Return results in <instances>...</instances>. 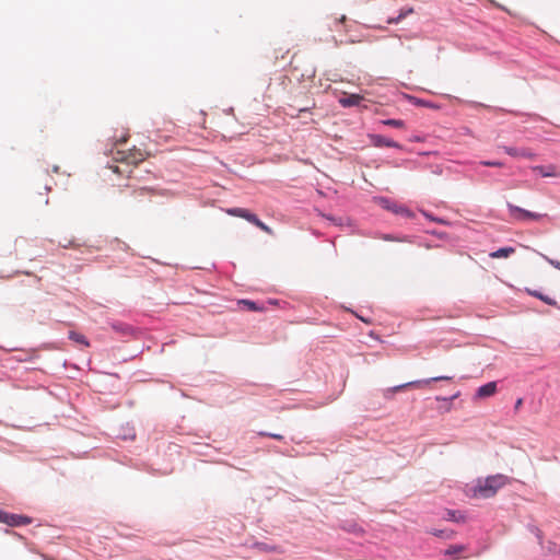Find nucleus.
<instances>
[{
  "mask_svg": "<svg viewBox=\"0 0 560 560\" xmlns=\"http://www.w3.org/2000/svg\"><path fill=\"white\" fill-rule=\"evenodd\" d=\"M226 212L230 215L245 219L246 221L253 223L254 225H256L258 229H260L261 231H264L267 234H270V235L273 234V231L271 228L266 225L261 220H259V218L256 214L252 213L249 210H247L245 208H231V209H228Z\"/></svg>",
  "mask_w": 560,
  "mask_h": 560,
  "instance_id": "f03ea898",
  "label": "nucleus"
},
{
  "mask_svg": "<svg viewBox=\"0 0 560 560\" xmlns=\"http://www.w3.org/2000/svg\"><path fill=\"white\" fill-rule=\"evenodd\" d=\"M382 124L389 126V127H394V128H404L405 127V122L401 119H385L382 121Z\"/></svg>",
  "mask_w": 560,
  "mask_h": 560,
  "instance_id": "aec40b11",
  "label": "nucleus"
},
{
  "mask_svg": "<svg viewBox=\"0 0 560 560\" xmlns=\"http://www.w3.org/2000/svg\"><path fill=\"white\" fill-rule=\"evenodd\" d=\"M69 246H75V245H74V243H73V242H70V243H69ZM67 247H68V245H63V248H67Z\"/></svg>",
  "mask_w": 560,
  "mask_h": 560,
  "instance_id": "c756f323",
  "label": "nucleus"
},
{
  "mask_svg": "<svg viewBox=\"0 0 560 560\" xmlns=\"http://www.w3.org/2000/svg\"><path fill=\"white\" fill-rule=\"evenodd\" d=\"M444 518L457 523L465 522V516L460 512L455 510H447Z\"/></svg>",
  "mask_w": 560,
  "mask_h": 560,
  "instance_id": "dca6fc26",
  "label": "nucleus"
},
{
  "mask_svg": "<svg viewBox=\"0 0 560 560\" xmlns=\"http://www.w3.org/2000/svg\"><path fill=\"white\" fill-rule=\"evenodd\" d=\"M508 209H509V213H510L511 218L516 221H528V220L538 221V220L542 219L544 217H546V214L530 212L528 210H525V209L517 207L510 202H508Z\"/></svg>",
  "mask_w": 560,
  "mask_h": 560,
  "instance_id": "7ed1b4c3",
  "label": "nucleus"
},
{
  "mask_svg": "<svg viewBox=\"0 0 560 560\" xmlns=\"http://www.w3.org/2000/svg\"><path fill=\"white\" fill-rule=\"evenodd\" d=\"M346 20V16L342 15L341 19H340V22H343Z\"/></svg>",
  "mask_w": 560,
  "mask_h": 560,
  "instance_id": "72a5a7b5",
  "label": "nucleus"
},
{
  "mask_svg": "<svg viewBox=\"0 0 560 560\" xmlns=\"http://www.w3.org/2000/svg\"><path fill=\"white\" fill-rule=\"evenodd\" d=\"M523 404V399L522 398H518L515 402V410H517Z\"/></svg>",
  "mask_w": 560,
  "mask_h": 560,
  "instance_id": "cd10ccee",
  "label": "nucleus"
},
{
  "mask_svg": "<svg viewBox=\"0 0 560 560\" xmlns=\"http://www.w3.org/2000/svg\"><path fill=\"white\" fill-rule=\"evenodd\" d=\"M388 209L392 210L395 213H398V214H402V215H406V217H410L411 215L410 210H408L404 206L394 205L393 207H388Z\"/></svg>",
  "mask_w": 560,
  "mask_h": 560,
  "instance_id": "412c9836",
  "label": "nucleus"
},
{
  "mask_svg": "<svg viewBox=\"0 0 560 560\" xmlns=\"http://www.w3.org/2000/svg\"><path fill=\"white\" fill-rule=\"evenodd\" d=\"M113 171H114L115 173H118V166H114V167H113Z\"/></svg>",
  "mask_w": 560,
  "mask_h": 560,
  "instance_id": "2f4dec72",
  "label": "nucleus"
},
{
  "mask_svg": "<svg viewBox=\"0 0 560 560\" xmlns=\"http://www.w3.org/2000/svg\"><path fill=\"white\" fill-rule=\"evenodd\" d=\"M412 12H413V9L410 8V9H408V11L401 12L396 19H390L388 22L389 23H398L401 19H404L406 16V14L412 13Z\"/></svg>",
  "mask_w": 560,
  "mask_h": 560,
  "instance_id": "b1692460",
  "label": "nucleus"
},
{
  "mask_svg": "<svg viewBox=\"0 0 560 560\" xmlns=\"http://www.w3.org/2000/svg\"><path fill=\"white\" fill-rule=\"evenodd\" d=\"M126 141H127V137H122V138L120 139V142H126Z\"/></svg>",
  "mask_w": 560,
  "mask_h": 560,
  "instance_id": "7c9ffc66",
  "label": "nucleus"
},
{
  "mask_svg": "<svg viewBox=\"0 0 560 560\" xmlns=\"http://www.w3.org/2000/svg\"><path fill=\"white\" fill-rule=\"evenodd\" d=\"M383 240H385V241H399V242L406 241L405 238H397V237H394L393 235H389V234L384 235Z\"/></svg>",
  "mask_w": 560,
  "mask_h": 560,
  "instance_id": "a878e982",
  "label": "nucleus"
},
{
  "mask_svg": "<svg viewBox=\"0 0 560 560\" xmlns=\"http://www.w3.org/2000/svg\"><path fill=\"white\" fill-rule=\"evenodd\" d=\"M370 139L373 143V145L375 147H388V148H400L399 143L388 139V138H385L383 136H380V135H370Z\"/></svg>",
  "mask_w": 560,
  "mask_h": 560,
  "instance_id": "1a4fd4ad",
  "label": "nucleus"
},
{
  "mask_svg": "<svg viewBox=\"0 0 560 560\" xmlns=\"http://www.w3.org/2000/svg\"><path fill=\"white\" fill-rule=\"evenodd\" d=\"M553 553H560V547L553 544L552 549H550Z\"/></svg>",
  "mask_w": 560,
  "mask_h": 560,
  "instance_id": "bb28decb",
  "label": "nucleus"
},
{
  "mask_svg": "<svg viewBox=\"0 0 560 560\" xmlns=\"http://www.w3.org/2000/svg\"><path fill=\"white\" fill-rule=\"evenodd\" d=\"M238 304L243 305L244 307H246L247 311L252 312H260L264 310V307L257 305L255 302L250 300H241L238 301Z\"/></svg>",
  "mask_w": 560,
  "mask_h": 560,
  "instance_id": "a211bd4d",
  "label": "nucleus"
},
{
  "mask_svg": "<svg viewBox=\"0 0 560 560\" xmlns=\"http://www.w3.org/2000/svg\"><path fill=\"white\" fill-rule=\"evenodd\" d=\"M432 534L434 536L444 537V538H447V539L452 538L453 535H454L453 532H446V530H434V532H432Z\"/></svg>",
  "mask_w": 560,
  "mask_h": 560,
  "instance_id": "4be33fe9",
  "label": "nucleus"
},
{
  "mask_svg": "<svg viewBox=\"0 0 560 560\" xmlns=\"http://www.w3.org/2000/svg\"><path fill=\"white\" fill-rule=\"evenodd\" d=\"M508 482L509 478L504 475L489 476L485 480L479 481L474 488V497L483 499L491 498Z\"/></svg>",
  "mask_w": 560,
  "mask_h": 560,
  "instance_id": "f257e3e1",
  "label": "nucleus"
},
{
  "mask_svg": "<svg viewBox=\"0 0 560 560\" xmlns=\"http://www.w3.org/2000/svg\"><path fill=\"white\" fill-rule=\"evenodd\" d=\"M555 267L560 270V262L555 264Z\"/></svg>",
  "mask_w": 560,
  "mask_h": 560,
  "instance_id": "473e14b6",
  "label": "nucleus"
},
{
  "mask_svg": "<svg viewBox=\"0 0 560 560\" xmlns=\"http://www.w3.org/2000/svg\"><path fill=\"white\" fill-rule=\"evenodd\" d=\"M514 253H515V248L514 247H502V248H499L495 252L490 253L489 256L491 258H493V259L508 258V257H510Z\"/></svg>",
  "mask_w": 560,
  "mask_h": 560,
  "instance_id": "f8f14e48",
  "label": "nucleus"
},
{
  "mask_svg": "<svg viewBox=\"0 0 560 560\" xmlns=\"http://www.w3.org/2000/svg\"><path fill=\"white\" fill-rule=\"evenodd\" d=\"M69 339L73 340L77 343L82 345L83 347H89L90 346V342L88 341L85 336L82 335V334H79L77 331H70L69 332Z\"/></svg>",
  "mask_w": 560,
  "mask_h": 560,
  "instance_id": "f3484780",
  "label": "nucleus"
},
{
  "mask_svg": "<svg viewBox=\"0 0 560 560\" xmlns=\"http://www.w3.org/2000/svg\"><path fill=\"white\" fill-rule=\"evenodd\" d=\"M156 195V190L150 187H140L133 189L131 196L133 198L135 203H141L145 199L151 200L153 196Z\"/></svg>",
  "mask_w": 560,
  "mask_h": 560,
  "instance_id": "423d86ee",
  "label": "nucleus"
},
{
  "mask_svg": "<svg viewBox=\"0 0 560 560\" xmlns=\"http://www.w3.org/2000/svg\"><path fill=\"white\" fill-rule=\"evenodd\" d=\"M451 380H453L452 376H435V377H431V378H427V380L412 381V382H408V383L395 386L393 388H388L386 390V393H396V392H400L408 387L421 388V387L429 385L431 382L451 381Z\"/></svg>",
  "mask_w": 560,
  "mask_h": 560,
  "instance_id": "20e7f679",
  "label": "nucleus"
},
{
  "mask_svg": "<svg viewBox=\"0 0 560 560\" xmlns=\"http://www.w3.org/2000/svg\"><path fill=\"white\" fill-rule=\"evenodd\" d=\"M533 171L539 172L544 177H556V176H559V174L556 172V166L555 165H549L547 167L534 166Z\"/></svg>",
  "mask_w": 560,
  "mask_h": 560,
  "instance_id": "ddd939ff",
  "label": "nucleus"
},
{
  "mask_svg": "<svg viewBox=\"0 0 560 560\" xmlns=\"http://www.w3.org/2000/svg\"><path fill=\"white\" fill-rule=\"evenodd\" d=\"M502 149L504 150V152L511 156H522V158H526V159H529V160H533L536 158V154L533 153L530 150H527V149H516V148H513V147H502Z\"/></svg>",
  "mask_w": 560,
  "mask_h": 560,
  "instance_id": "9d476101",
  "label": "nucleus"
},
{
  "mask_svg": "<svg viewBox=\"0 0 560 560\" xmlns=\"http://www.w3.org/2000/svg\"><path fill=\"white\" fill-rule=\"evenodd\" d=\"M0 523L9 526H21L31 523V518L20 514H12L4 511H0Z\"/></svg>",
  "mask_w": 560,
  "mask_h": 560,
  "instance_id": "39448f33",
  "label": "nucleus"
},
{
  "mask_svg": "<svg viewBox=\"0 0 560 560\" xmlns=\"http://www.w3.org/2000/svg\"><path fill=\"white\" fill-rule=\"evenodd\" d=\"M363 100V96L359 94H349L339 98V104L342 107L358 106Z\"/></svg>",
  "mask_w": 560,
  "mask_h": 560,
  "instance_id": "9b49d317",
  "label": "nucleus"
},
{
  "mask_svg": "<svg viewBox=\"0 0 560 560\" xmlns=\"http://www.w3.org/2000/svg\"><path fill=\"white\" fill-rule=\"evenodd\" d=\"M497 382H489L480 386L476 392V398H487L493 396L497 393Z\"/></svg>",
  "mask_w": 560,
  "mask_h": 560,
  "instance_id": "6e6552de",
  "label": "nucleus"
},
{
  "mask_svg": "<svg viewBox=\"0 0 560 560\" xmlns=\"http://www.w3.org/2000/svg\"><path fill=\"white\" fill-rule=\"evenodd\" d=\"M259 434L262 435V436H269V438L275 439V440H282L283 439L282 435L275 434V433L260 432Z\"/></svg>",
  "mask_w": 560,
  "mask_h": 560,
  "instance_id": "393cba45",
  "label": "nucleus"
},
{
  "mask_svg": "<svg viewBox=\"0 0 560 560\" xmlns=\"http://www.w3.org/2000/svg\"><path fill=\"white\" fill-rule=\"evenodd\" d=\"M112 328H113V330H115L116 332H118L122 336H129L133 331L131 326L124 324V323H113Z\"/></svg>",
  "mask_w": 560,
  "mask_h": 560,
  "instance_id": "2eb2a0df",
  "label": "nucleus"
},
{
  "mask_svg": "<svg viewBox=\"0 0 560 560\" xmlns=\"http://www.w3.org/2000/svg\"><path fill=\"white\" fill-rule=\"evenodd\" d=\"M119 160L128 164L137 165L145 160V154L141 150L133 148L129 152L124 153Z\"/></svg>",
  "mask_w": 560,
  "mask_h": 560,
  "instance_id": "0eeeda50",
  "label": "nucleus"
},
{
  "mask_svg": "<svg viewBox=\"0 0 560 560\" xmlns=\"http://www.w3.org/2000/svg\"><path fill=\"white\" fill-rule=\"evenodd\" d=\"M527 292H528V294L539 299L540 301L545 302L548 305H551V306H556L557 305V301L555 299H552V298H550L548 295H545V294H542L539 291L527 289Z\"/></svg>",
  "mask_w": 560,
  "mask_h": 560,
  "instance_id": "4468645a",
  "label": "nucleus"
},
{
  "mask_svg": "<svg viewBox=\"0 0 560 560\" xmlns=\"http://www.w3.org/2000/svg\"><path fill=\"white\" fill-rule=\"evenodd\" d=\"M466 550V547L463 546V545H453V546H450L445 551L444 553L446 556H456L463 551Z\"/></svg>",
  "mask_w": 560,
  "mask_h": 560,
  "instance_id": "6ab92c4d",
  "label": "nucleus"
},
{
  "mask_svg": "<svg viewBox=\"0 0 560 560\" xmlns=\"http://www.w3.org/2000/svg\"><path fill=\"white\" fill-rule=\"evenodd\" d=\"M308 110H310V108H308V107H305V108H301V109H300V113L308 112Z\"/></svg>",
  "mask_w": 560,
  "mask_h": 560,
  "instance_id": "c85d7f7f",
  "label": "nucleus"
},
{
  "mask_svg": "<svg viewBox=\"0 0 560 560\" xmlns=\"http://www.w3.org/2000/svg\"><path fill=\"white\" fill-rule=\"evenodd\" d=\"M483 166H490V167H502L503 163L499 161H482L480 162Z\"/></svg>",
  "mask_w": 560,
  "mask_h": 560,
  "instance_id": "5701e85b",
  "label": "nucleus"
}]
</instances>
